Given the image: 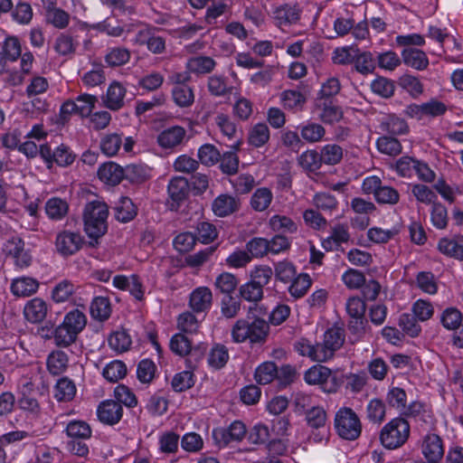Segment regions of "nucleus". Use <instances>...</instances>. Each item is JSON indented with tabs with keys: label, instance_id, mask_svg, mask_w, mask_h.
<instances>
[{
	"label": "nucleus",
	"instance_id": "1",
	"mask_svg": "<svg viewBox=\"0 0 463 463\" xmlns=\"http://www.w3.org/2000/svg\"><path fill=\"white\" fill-rule=\"evenodd\" d=\"M250 313L253 316V321L245 319L236 321L232 328V337L235 343H243L249 340L251 344L264 342L268 336L269 323L260 317L268 315L269 311L264 305H255L250 307Z\"/></svg>",
	"mask_w": 463,
	"mask_h": 463
},
{
	"label": "nucleus",
	"instance_id": "2",
	"mask_svg": "<svg viewBox=\"0 0 463 463\" xmlns=\"http://www.w3.org/2000/svg\"><path fill=\"white\" fill-rule=\"evenodd\" d=\"M108 205L99 200H94L85 205L83 212L84 230L91 239H99L108 230Z\"/></svg>",
	"mask_w": 463,
	"mask_h": 463
},
{
	"label": "nucleus",
	"instance_id": "3",
	"mask_svg": "<svg viewBox=\"0 0 463 463\" xmlns=\"http://www.w3.org/2000/svg\"><path fill=\"white\" fill-rule=\"evenodd\" d=\"M411 433L409 421L403 417H396L387 422L381 430L380 441L388 449H396L403 446Z\"/></svg>",
	"mask_w": 463,
	"mask_h": 463
},
{
	"label": "nucleus",
	"instance_id": "4",
	"mask_svg": "<svg viewBox=\"0 0 463 463\" xmlns=\"http://www.w3.org/2000/svg\"><path fill=\"white\" fill-rule=\"evenodd\" d=\"M336 434L345 440H355L362 432V423L355 411L349 407H341L334 418Z\"/></svg>",
	"mask_w": 463,
	"mask_h": 463
},
{
	"label": "nucleus",
	"instance_id": "5",
	"mask_svg": "<svg viewBox=\"0 0 463 463\" xmlns=\"http://www.w3.org/2000/svg\"><path fill=\"white\" fill-rule=\"evenodd\" d=\"M304 379L308 384L321 385L327 392H334L337 389L336 378L332 375V371L324 365L310 367L306 371Z\"/></svg>",
	"mask_w": 463,
	"mask_h": 463
},
{
	"label": "nucleus",
	"instance_id": "6",
	"mask_svg": "<svg viewBox=\"0 0 463 463\" xmlns=\"http://www.w3.org/2000/svg\"><path fill=\"white\" fill-rule=\"evenodd\" d=\"M295 349L300 355L318 363H325L334 356L324 340L322 343L314 344L307 338H301L296 342Z\"/></svg>",
	"mask_w": 463,
	"mask_h": 463
},
{
	"label": "nucleus",
	"instance_id": "7",
	"mask_svg": "<svg viewBox=\"0 0 463 463\" xmlns=\"http://www.w3.org/2000/svg\"><path fill=\"white\" fill-rule=\"evenodd\" d=\"M83 245L82 236L76 232L61 231L55 239V250L62 257H69L78 252Z\"/></svg>",
	"mask_w": 463,
	"mask_h": 463
},
{
	"label": "nucleus",
	"instance_id": "8",
	"mask_svg": "<svg viewBox=\"0 0 463 463\" xmlns=\"http://www.w3.org/2000/svg\"><path fill=\"white\" fill-rule=\"evenodd\" d=\"M420 449L429 463H438L444 455L442 439L436 433H428L422 438Z\"/></svg>",
	"mask_w": 463,
	"mask_h": 463
},
{
	"label": "nucleus",
	"instance_id": "9",
	"mask_svg": "<svg viewBox=\"0 0 463 463\" xmlns=\"http://www.w3.org/2000/svg\"><path fill=\"white\" fill-rule=\"evenodd\" d=\"M300 15L301 10L298 5L285 4L274 9L272 18L275 24L283 30L285 27L298 24Z\"/></svg>",
	"mask_w": 463,
	"mask_h": 463
},
{
	"label": "nucleus",
	"instance_id": "10",
	"mask_svg": "<svg viewBox=\"0 0 463 463\" xmlns=\"http://www.w3.org/2000/svg\"><path fill=\"white\" fill-rule=\"evenodd\" d=\"M126 94V88L118 81H113L101 98L103 105L112 111H118L125 106Z\"/></svg>",
	"mask_w": 463,
	"mask_h": 463
},
{
	"label": "nucleus",
	"instance_id": "11",
	"mask_svg": "<svg viewBox=\"0 0 463 463\" xmlns=\"http://www.w3.org/2000/svg\"><path fill=\"white\" fill-rule=\"evenodd\" d=\"M97 414L101 422L114 425L121 420L123 409L121 404L116 401L107 400L99 405Z\"/></svg>",
	"mask_w": 463,
	"mask_h": 463
},
{
	"label": "nucleus",
	"instance_id": "12",
	"mask_svg": "<svg viewBox=\"0 0 463 463\" xmlns=\"http://www.w3.org/2000/svg\"><path fill=\"white\" fill-rule=\"evenodd\" d=\"M240 208V200L228 194L218 195L212 203V210L218 217H226L237 212Z\"/></svg>",
	"mask_w": 463,
	"mask_h": 463
},
{
	"label": "nucleus",
	"instance_id": "13",
	"mask_svg": "<svg viewBox=\"0 0 463 463\" xmlns=\"http://www.w3.org/2000/svg\"><path fill=\"white\" fill-rule=\"evenodd\" d=\"M185 135L186 131L183 127L173 126L158 134L157 143L165 149H172L182 144Z\"/></svg>",
	"mask_w": 463,
	"mask_h": 463
},
{
	"label": "nucleus",
	"instance_id": "14",
	"mask_svg": "<svg viewBox=\"0 0 463 463\" xmlns=\"http://www.w3.org/2000/svg\"><path fill=\"white\" fill-rule=\"evenodd\" d=\"M212 302L213 293L207 287H199L190 294L189 307L194 312L202 313L209 310Z\"/></svg>",
	"mask_w": 463,
	"mask_h": 463
},
{
	"label": "nucleus",
	"instance_id": "15",
	"mask_svg": "<svg viewBox=\"0 0 463 463\" xmlns=\"http://www.w3.org/2000/svg\"><path fill=\"white\" fill-rule=\"evenodd\" d=\"M48 313L47 303L40 298H33L29 300L24 307V315L25 319L32 323L37 324L44 320Z\"/></svg>",
	"mask_w": 463,
	"mask_h": 463
},
{
	"label": "nucleus",
	"instance_id": "16",
	"mask_svg": "<svg viewBox=\"0 0 463 463\" xmlns=\"http://www.w3.org/2000/svg\"><path fill=\"white\" fill-rule=\"evenodd\" d=\"M402 59L405 65L417 71L426 70L430 63L427 54L413 47L405 48L402 52Z\"/></svg>",
	"mask_w": 463,
	"mask_h": 463
},
{
	"label": "nucleus",
	"instance_id": "17",
	"mask_svg": "<svg viewBox=\"0 0 463 463\" xmlns=\"http://www.w3.org/2000/svg\"><path fill=\"white\" fill-rule=\"evenodd\" d=\"M217 62L210 56L196 55L189 58L185 68L189 72L196 75H204L213 72Z\"/></svg>",
	"mask_w": 463,
	"mask_h": 463
},
{
	"label": "nucleus",
	"instance_id": "18",
	"mask_svg": "<svg viewBox=\"0 0 463 463\" xmlns=\"http://www.w3.org/2000/svg\"><path fill=\"white\" fill-rule=\"evenodd\" d=\"M167 191L173 202L172 206L174 207L175 204L178 207L189 194V183L184 177H174L168 184Z\"/></svg>",
	"mask_w": 463,
	"mask_h": 463
},
{
	"label": "nucleus",
	"instance_id": "19",
	"mask_svg": "<svg viewBox=\"0 0 463 463\" xmlns=\"http://www.w3.org/2000/svg\"><path fill=\"white\" fill-rule=\"evenodd\" d=\"M98 176L108 184L117 185L124 179L123 167L114 162L105 163L99 167Z\"/></svg>",
	"mask_w": 463,
	"mask_h": 463
},
{
	"label": "nucleus",
	"instance_id": "20",
	"mask_svg": "<svg viewBox=\"0 0 463 463\" xmlns=\"http://www.w3.org/2000/svg\"><path fill=\"white\" fill-rule=\"evenodd\" d=\"M39 282L30 277H20L13 279L11 292L19 298H26L37 292Z\"/></svg>",
	"mask_w": 463,
	"mask_h": 463
},
{
	"label": "nucleus",
	"instance_id": "21",
	"mask_svg": "<svg viewBox=\"0 0 463 463\" xmlns=\"http://www.w3.org/2000/svg\"><path fill=\"white\" fill-rule=\"evenodd\" d=\"M379 128L383 132L393 136L405 135L409 132L407 122L395 115L384 116L380 121Z\"/></svg>",
	"mask_w": 463,
	"mask_h": 463
},
{
	"label": "nucleus",
	"instance_id": "22",
	"mask_svg": "<svg viewBox=\"0 0 463 463\" xmlns=\"http://www.w3.org/2000/svg\"><path fill=\"white\" fill-rule=\"evenodd\" d=\"M90 316L94 320L99 322L107 321L112 312L111 303L109 298L106 297H95L90 307Z\"/></svg>",
	"mask_w": 463,
	"mask_h": 463
},
{
	"label": "nucleus",
	"instance_id": "23",
	"mask_svg": "<svg viewBox=\"0 0 463 463\" xmlns=\"http://www.w3.org/2000/svg\"><path fill=\"white\" fill-rule=\"evenodd\" d=\"M242 144L241 139H238L232 146V150L225 152L220 159V167L224 174L233 175L239 167V157L236 154Z\"/></svg>",
	"mask_w": 463,
	"mask_h": 463
},
{
	"label": "nucleus",
	"instance_id": "24",
	"mask_svg": "<svg viewBox=\"0 0 463 463\" xmlns=\"http://www.w3.org/2000/svg\"><path fill=\"white\" fill-rule=\"evenodd\" d=\"M131 57L130 51L122 46L107 49L104 61L109 67L115 68L127 64Z\"/></svg>",
	"mask_w": 463,
	"mask_h": 463
},
{
	"label": "nucleus",
	"instance_id": "25",
	"mask_svg": "<svg viewBox=\"0 0 463 463\" xmlns=\"http://www.w3.org/2000/svg\"><path fill=\"white\" fill-rule=\"evenodd\" d=\"M123 137L119 133H108L100 137V151L107 156L118 155L122 147Z\"/></svg>",
	"mask_w": 463,
	"mask_h": 463
},
{
	"label": "nucleus",
	"instance_id": "26",
	"mask_svg": "<svg viewBox=\"0 0 463 463\" xmlns=\"http://www.w3.org/2000/svg\"><path fill=\"white\" fill-rule=\"evenodd\" d=\"M463 237L458 241L455 239L441 238L438 242V250L447 257L463 260Z\"/></svg>",
	"mask_w": 463,
	"mask_h": 463
},
{
	"label": "nucleus",
	"instance_id": "27",
	"mask_svg": "<svg viewBox=\"0 0 463 463\" xmlns=\"http://www.w3.org/2000/svg\"><path fill=\"white\" fill-rule=\"evenodd\" d=\"M229 352L225 345L215 344L208 353L207 363L210 367L219 370L229 361Z\"/></svg>",
	"mask_w": 463,
	"mask_h": 463
},
{
	"label": "nucleus",
	"instance_id": "28",
	"mask_svg": "<svg viewBox=\"0 0 463 463\" xmlns=\"http://www.w3.org/2000/svg\"><path fill=\"white\" fill-rule=\"evenodd\" d=\"M269 128L265 123H258L248 132V143L254 147H260L269 140Z\"/></svg>",
	"mask_w": 463,
	"mask_h": 463
},
{
	"label": "nucleus",
	"instance_id": "29",
	"mask_svg": "<svg viewBox=\"0 0 463 463\" xmlns=\"http://www.w3.org/2000/svg\"><path fill=\"white\" fill-rule=\"evenodd\" d=\"M280 101L284 109L293 111L302 110L306 97L298 90H287L281 92Z\"/></svg>",
	"mask_w": 463,
	"mask_h": 463
},
{
	"label": "nucleus",
	"instance_id": "30",
	"mask_svg": "<svg viewBox=\"0 0 463 463\" xmlns=\"http://www.w3.org/2000/svg\"><path fill=\"white\" fill-rule=\"evenodd\" d=\"M320 109L318 118L326 124L338 122L343 118L340 107L334 105L332 101H324L317 105Z\"/></svg>",
	"mask_w": 463,
	"mask_h": 463
},
{
	"label": "nucleus",
	"instance_id": "31",
	"mask_svg": "<svg viewBox=\"0 0 463 463\" xmlns=\"http://www.w3.org/2000/svg\"><path fill=\"white\" fill-rule=\"evenodd\" d=\"M68 355L63 351H53L47 358V368L53 375L62 373L68 367Z\"/></svg>",
	"mask_w": 463,
	"mask_h": 463
},
{
	"label": "nucleus",
	"instance_id": "32",
	"mask_svg": "<svg viewBox=\"0 0 463 463\" xmlns=\"http://www.w3.org/2000/svg\"><path fill=\"white\" fill-rule=\"evenodd\" d=\"M137 215L136 206L128 197H122L115 206L116 219L122 222H128Z\"/></svg>",
	"mask_w": 463,
	"mask_h": 463
},
{
	"label": "nucleus",
	"instance_id": "33",
	"mask_svg": "<svg viewBox=\"0 0 463 463\" xmlns=\"http://www.w3.org/2000/svg\"><path fill=\"white\" fill-rule=\"evenodd\" d=\"M76 393V386L74 383L64 377L61 378L54 387V397L59 402L71 401Z\"/></svg>",
	"mask_w": 463,
	"mask_h": 463
},
{
	"label": "nucleus",
	"instance_id": "34",
	"mask_svg": "<svg viewBox=\"0 0 463 463\" xmlns=\"http://www.w3.org/2000/svg\"><path fill=\"white\" fill-rule=\"evenodd\" d=\"M345 331L341 327H331L328 328L325 334L323 340L326 346L329 348L331 353L335 355V353L339 350L345 343Z\"/></svg>",
	"mask_w": 463,
	"mask_h": 463
},
{
	"label": "nucleus",
	"instance_id": "35",
	"mask_svg": "<svg viewBox=\"0 0 463 463\" xmlns=\"http://www.w3.org/2000/svg\"><path fill=\"white\" fill-rule=\"evenodd\" d=\"M69 206L66 201L53 197L49 199L45 204L47 216L52 220H61L68 213Z\"/></svg>",
	"mask_w": 463,
	"mask_h": 463
},
{
	"label": "nucleus",
	"instance_id": "36",
	"mask_svg": "<svg viewBox=\"0 0 463 463\" xmlns=\"http://www.w3.org/2000/svg\"><path fill=\"white\" fill-rule=\"evenodd\" d=\"M174 102L180 108L190 107L194 101L193 89L188 85L175 86L172 90Z\"/></svg>",
	"mask_w": 463,
	"mask_h": 463
},
{
	"label": "nucleus",
	"instance_id": "37",
	"mask_svg": "<svg viewBox=\"0 0 463 463\" xmlns=\"http://www.w3.org/2000/svg\"><path fill=\"white\" fill-rule=\"evenodd\" d=\"M312 203L317 210L326 213H333L338 208L337 199L333 194L326 192L315 194Z\"/></svg>",
	"mask_w": 463,
	"mask_h": 463
},
{
	"label": "nucleus",
	"instance_id": "38",
	"mask_svg": "<svg viewBox=\"0 0 463 463\" xmlns=\"http://www.w3.org/2000/svg\"><path fill=\"white\" fill-rule=\"evenodd\" d=\"M66 433L71 439H88L91 437L90 426L84 420H71L67 424Z\"/></svg>",
	"mask_w": 463,
	"mask_h": 463
},
{
	"label": "nucleus",
	"instance_id": "39",
	"mask_svg": "<svg viewBox=\"0 0 463 463\" xmlns=\"http://www.w3.org/2000/svg\"><path fill=\"white\" fill-rule=\"evenodd\" d=\"M301 137L307 143H317L323 139L326 129L325 128L314 122H308L300 128Z\"/></svg>",
	"mask_w": 463,
	"mask_h": 463
},
{
	"label": "nucleus",
	"instance_id": "40",
	"mask_svg": "<svg viewBox=\"0 0 463 463\" xmlns=\"http://www.w3.org/2000/svg\"><path fill=\"white\" fill-rule=\"evenodd\" d=\"M376 146L382 154L396 156L402 153V146L401 142L392 137L383 136L376 140Z\"/></svg>",
	"mask_w": 463,
	"mask_h": 463
},
{
	"label": "nucleus",
	"instance_id": "41",
	"mask_svg": "<svg viewBox=\"0 0 463 463\" xmlns=\"http://www.w3.org/2000/svg\"><path fill=\"white\" fill-rule=\"evenodd\" d=\"M306 420L307 426L312 429H325L327 420L326 412L323 407L314 406L306 411Z\"/></svg>",
	"mask_w": 463,
	"mask_h": 463
},
{
	"label": "nucleus",
	"instance_id": "42",
	"mask_svg": "<svg viewBox=\"0 0 463 463\" xmlns=\"http://www.w3.org/2000/svg\"><path fill=\"white\" fill-rule=\"evenodd\" d=\"M278 375V367L273 362H264L260 364L254 373V378L260 384L271 383Z\"/></svg>",
	"mask_w": 463,
	"mask_h": 463
},
{
	"label": "nucleus",
	"instance_id": "43",
	"mask_svg": "<svg viewBox=\"0 0 463 463\" xmlns=\"http://www.w3.org/2000/svg\"><path fill=\"white\" fill-rule=\"evenodd\" d=\"M126 374L127 366L119 360H114L109 363L102 370L103 377L110 383H116L121 380Z\"/></svg>",
	"mask_w": 463,
	"mask_h": 463
},
{
	"label": "nucleus",
	"instance_id": "44",
	"mask_svg": "<svg viewBox=\"0 0 463 463\" xmlns=\"http://www.w3.org/2000/svg\"><path fill=\"white\" fill-rule=\"evenodd\" d=\"M62 324L79 335L86 326L87 317L83 312L74 309L65 315Z\"/></svg>",
	"mask_w": 463,
	"mask_h": 463
},
{
	"label": "nucleus",
	"instance_id": "45",
	"mask_svg": "<svg viewBox=\"0 0 463 463\" xmlns=\"http://www.w3.org/2000/svg\"><path fill=\"white\" fill-rule=\"evenodd\" d=\"M78 335L64 324L58 326L53 332L54 344L59 347H68L76 342Z\"/></svg>",
	"mask_w": 463,
	"mask_h": 463
},
{
	"label": "nucleus",
	"instance_id": "46",
	"mask_svg": "<svg viewBox=\"0 0 463 463\" xmlns=\"http://www.w3.org/2000/svg\"><path fill=\"white\" fill-rule=\"evenodd\" d=\"M273 199V194L269 188L262 187L257 189L250 198V204L256 211H265Z\"/></svg>",
	"mask_w": 463,
	"mask_h": 463
},
{
	"label": "nucleus",
	"instance_id": "47",
	"mask_svg": "<svg viewBox=\"0 0 463 463\" xmlns=\"http://www.w3.org/2000/svg\"><path fill=\"white\" fill-rule=\"evenodd\" d=\"M354 62L356 71L364 75L373 73L376 68V59L370 52L358 54Z\"/></svg>",
	"mask_w": 463,
	"mask_h": 463
},
{
	"label": "nucleus",
	"instance_id": "48",
	"mask_svg": "<svg viewBox=\"0 0 463 463\" xmlns=\"http://www.w3.org/2000/svg\"><path fill=\"white\" fill-rule=\"evenodd\" d=\"M49 89V80L47 78L34 74L29 80L25 89V94L28 98H33L45 93Z\"/></svg>",
	"mask_w": 463,
	"mask_h": 463
},
{
	"label": "nucleus",
	"instance_id": "49",
	"mask_svg": "<svg viewBox=\"0 0 463 463\" xmlns=\"http://www.w3.org/2000/svg\"><path fill=\"white\" fill-rule=\"evenodd\" d=\"M399 84L414 99L423 93V85L416 76L404 74L399 79Z\"/></svg>",
	"mask_w": 463,
	"mask_h": 463
},
{
	"label": "nucleus",
	"instance_id": "50",
	"mask_svg": "<svg viewBox=\"0 0 463 463\" xmlns=\"http://www.w3.org/2000/svg\"><path fill=\"white\" fill-rule=\"evenodd\" d=\"M75 289L74 284L70 280H61L53 288L52 298L56 303L65 302L75 293Z\"/></svg>",
	"mask_w": 463,
	"mask_h": 463
},
{
	"label": "nucleus",
	"instance_id": "51",
	"mask_svg": "<svg viewBox=\"0 0 463 463\" xmlns=\"http://www.w3.org/2000/svg\"><path fill=\"white\" fill-rule=\"evenodd\" d=\"M311 284L312 280L309 275L302 273L294 279L288 288V291L295 298H300L306 295Z\"/></svg>",
	"mask_w": 463,
	"mask_h": 463
},
{
	"label": "nucleus",
	"instance_id": "52",
	"mask_svg": "<svg viewBox=\"0 0 463 463\" xmlns=\"http://www.w3.org/2000/svg\"><path fill=\"white\" fill-rule=\"evenodd\" d=\"M273 270L267 265L254 267L250 272V281L261 288L268 285L272 278Z\"/></svg>",
	"mask_w": 463,
	"mask_h": 463
},
{
	"label": "nucleus",
	"instance_id": "53",
	"mask_svg": "<svg viewBox=\"0 0 463 463\" xmlns=\"http://www.w3.org/2000/svg\"><path fill=\"white\" fill-rule=\"evenodd\" d=\"M416 285L424 293L434 295L438 291L435 276L430 271H420L416 275Z\"/></svg>",
	"mask_w": 463,
	"mask_h": 463
},
{
	"label": "nucleus",
	"instance_id": "54",
	"mask_svg": "<svg viewBox=\"0 0 463 463\" xmlns=\"http://www.w3.org/2000/svg\"><path fill=\"white\" fill-rule=\"evenodd\" d=\"M238 282V279L233 274L222 272L217 276L214 286L221 293L231 296L237 288Z\"/></svg>",
	"mask_w": 463,
	"mask_h": 463
},
{
	"label": "nucleus",
	"instance_id": "55",
	"mask_svg": "<svg viewBox=\"0 0 463 463\" xmlns=\"http://www.w3.org/2000/svg\"><path fill=\"white\" fill-rule=\"evenodd\" d=\"M344 155L343 148L336 144H328L323 146L320 156L322 163L334 165L341 162Z\"/></svg>",
	"mask_w": 463,
	"mask_h": 463
},
{
	"label": "nucleus",
	"instance_id": "56",
	"mask_svg": "<svg viewBox=\"0 0 463 463\" xmlns=\"http://www.w3.org/2000/svg\"><path fill=\"white\" fill-rule=\"evenodd\" d=\"M170 349L173 353L180 356H185L192 350L191 340L182 333L174 335L170 340Z\"/></svg>",
	"mask_w": 463,
	"mask_h": 463
},
{
	"label": "nucleus",
	"instance_id": "57",
	"mask_svg": "<svg viewBox=\"0 0 463 463\" xmlns=\"http://www.w3.org/2000/svg\"><path fill=\"white\" fill-rule=\"evenodd\" d=\"M108 342L109 347L118 353L128 351L131 345L130 336L125 331H116L112 333L109 335Z\"/></svg>",
	"mask_w": 463,
	"mask_h": 463
},
{
	"label": "nucleus",
	"instance_id": "58",
	"mask_svg": "<svg viewBox=\"0 0 463 463\" xmlns=\"http://www.w3.org/2000/svg\"><path fill=\"white\" fill-rule=\"evenodd\" d=\"M385 404L377 398L371 400L366 406L367 418L374 423H381L385 418Z\"/></svg>",
	"mask_w": 463,
	"mask_h": 463
},
{
	"label": "nucleus",
	"instance_id": "59",
	"mask_svg": "<svg viewBox=\"0 0 463 463\" xmlns=\"http://www.w3.org/2000/svg\"><path fill=\"white\" fill-rule=\"evenodd\" d=\"M386 402L390 407L402 411L407 403L406 392L400 387H391L386 394Z\"/></svg>",
	"mask_w": 463,
	"mask_h": 463
},
{
	"label": "nucleus",
	"instance_id": "60",
	"mask_svg": "<svg viewBox=\"0 0 463 463\" xmlns=\"http://www.w3.org/2000/svg\"><path fill=\"white\" fill-rule=\"evenodd\" d=\"M239 292L244 300L253 302L254 306L259 305L258 302L263 298V288L250 280L240 287Z\"/></svg>",
	"mask_w": 463,
	"mask_h": 463
},
{
	"label": "nucleus",
	"instance_id": "61",
	"mask_svg": "<svg viewBox=\"0 0 463 463\" xmlns=\"http://www.w3.org/2000/svg\"><path fill=\"white\" fill-rule=\"evenodd\" d=\"M269 225L274 232H289L293 233L297 231L298 226L288 216L285 215H274L269 220Z\"/></svg>",
	"mask_w": 463,
	"mask_h": 463
},
{
	"label": "nucleus",
	"instance_id": "62",
	"mask_svg": "<svg viewBox=\"0 0 463 463\" xmlns=\"http://www.w3.org/2000/svg\"><path fill=\"white\" fill-rule=\"evenodd\" d=\"M462 314L456 307L446 308L441 315L440 322L449 330H456L460 326Z\"/></svg>",
	"mask_w": 463,
	"mask_h": 463
},
{
	"label": "nucleus",
	"instance_id": "63",
	"mask_svg": "<svg viewBox=\"0 0 463 463\" xmlns=\"http://www.w3.org/2000/svg\"><path fill=\"white\" fill-rule=\"evenodd\" d=\"M194 384V373L190 371L175 373L171 382V386L176 392H184L193 387Z\"/></svg>",
	"mask_w": 463,
	"mask_h": 463
},
{
	"label": "nucleus",
	"instance_id": "64",
	"mask_svg": "<svg viewBox=\"0 0 463 463\" xmlns=\"http://www.w3.org/2000/svg\"><path fill=\"white\" fill-rule=\"evenodd\" d=\"M74 100L77 105V114L85 118L91 114L95 104L98 102V98L85 93L78 96Z\"/></svg>",
	"mask_w": 463,
	"mask_h": 463
}]
</instances>
